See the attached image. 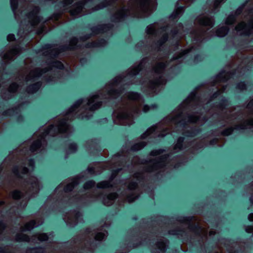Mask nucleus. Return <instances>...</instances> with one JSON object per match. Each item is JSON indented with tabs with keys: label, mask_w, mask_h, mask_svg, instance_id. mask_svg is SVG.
Returning a JSON list of instances; mask_svg holds the SVG:
<instances>
[{
	"label": "nucleus",
	"mask_w": 253,
	"mask_h": 253,
	"mask_svg": "<svg viewBox=\"0 0 253 253\" xmlns=\"http://www.w3.org/2000/svg\"><path fill=\"white\" fill-rule=\"evenodd\" d=\"M131 78V67L128 70L127 74L124 76L121 75L116 77L112 83L106 85L105 88L99 94H95L88 99H80L77 101L68 110L64 117H60L56 119L55 125L50 126L46 130L40 129L34 135V138H37L34 141L30 147V151L36 152L43 148L46 145L44 137L49 134L55 136L59 132H72V128L66 122L67 120H71L76 117L82 119H89L93 112L100 107L103 98L109 97L116 98L121 93V91L118 90V84L121 82H125Z\"/></svg>",
	"instance_id": "obj_1"
},
{
	"label": "nucleus",
	"mask_w": 253,
	"mask_h": 253,
	"mask_svg": "<svg viewBox=\"0 0 253 253\" xmlns=\"http://www.w3.org/2000/svg\"><path fill=\"white\" fill-rule=\"evenodd\" d=\"M156 0H129L127 9L122 8L117 10L113 15L112 20L118 22L128 15H135V13L142 14L147 16L151 13V4Z\"/></svg>",
	"instance_id": "obj_2"
},
{
	"label": "nucleus",
	"mask_w": 253,
	"mask_h": 253,
	"mask_svg": "<svg viewBox=\"0 0 253 253\" xmlns=\"http://www.w3.org/2000/svg\"><path fill=\"white\" fill-rule=\"evenodd\" d=\"M195 24L201 28L200 32H195L193 33L195 38L199 40V37L201 33L205 32L213 27L214 20L212 17L205 15H201L196 19Z\"/></svg>",
	"instance_id": "obj_3"
},
{
	"label": "nucleus",
	"mask_w": 253,
	"mask_h": 253,
	"mask_svg": "<svg viewBox=\"0 0 253 253\" xmlns=\"http://www.w3.org/2000/svg\"><path fill=\"white\" fill-rule=\"evenodd\" d=\"M181 111L180 109L175 110L169 115L165 121L168 122L169 125L172 127L173 125L176 127H184L185 125V121L182 119Z\"/></svg>",
	"instance_id": "obj_4"
},
{
	"label": "nucleus",
	"mask_w": 253,
	"mask_h": 253,
	"mask_svg": "<svg viewBox=\"0 0 253 253\" xmlns=\"http://www.w3.org/2000/svg\"><path fill=\"white\" fill-rule=\"evenodd\" d=\"M162 152V150H154L151 152V155L152 156L157 157H156V162L153 163V166L148 170L149 171L157 170L165 166L166 157L164 155L160 156Z\"/></svg>",
	"instance_id": "obj_5"
},
{
	"label": "nucleus",
	"mask_w": 253,
	"mask_h": 253,
	"mask_svg": "<svg viewBox=\"0 0 253 253\" xmlns=\"http://www.w3.org/2000/svg\"><path fill=\"white\" fill-rule=\"evenodd\" d=\"M126 95L128 99L136 100L137 101L135 104V107L132 109V112H133V113H137L140 111L139 107L143 102V101L141 98L140 95L135 92H128L127 93Z\"/></svg>",
	"instance_id": "obj_6"
},
{
	"label": "nucleus",
	"mask_w": 253,
	"mask_h": 253,
	"mask_svg": "<svg viewBox=\"0 0 253 253\" xmlns=\"http://www.w3.org/2000/svg\"><path fill=\"white\" fill-rule=\"evenodd\" d=\"M236 30L241 32V34L250 35L253 33V21L248 25L244 22L240 23L236 26Z\"/></svg>",
	"instance_id": "obj_7"
},
{
	"label": "nucleus",
	"mask_w": 253,
	"mask_h": 253,
	"mask_svg": "<svg viewBox=\"0 0 253 253\" xmlns=\"http://www.w3.org/2000/svg\"><path fill=\"white\" fill-rule=\"evenodd\" d=\"M39 8L37 6L32 8V10L27 15L28 21L32 25H36L40 21V18L38 16Z\"/></svg>",
	"instance_id": "obj_8"
},
{
	"label": "nucleus",
	"mask_w": 253,
	"mask_h": 253,
	"mask_svg": "<svg viewBox=\"0 0 253 253\" xmlns=\"http://www.w3.org/2000/svg\"><path fill=\"white\" fill-rule=\"evenodd\" d=\"M26 186L28 188L29 192L33 191L37 192L40 188V184L36 177L31 176L26 181Z\"/></svg>",
	"instance_id": "obj_9"
},
{
	"label": "nucleus",
	"mask_w": 253,
	"mask_h": 253,
	"mask_svg": "<svg viewBox=\"0 0 253 253\" xmlns=\"http://www.w3.org/2000/svg\"><path fill=\"white\" fill-rule=\"evenodd\" d=\"M81 215L79 212L72 213V214L66 215L64 217L65 221L71 226L75 225L77 223V219Z\"/></svg>",
	"instance_id": "obj_10"
},
{
	"label": "nucleus",
	"mask_w": 253,
	"mask_h": 253,
	"mask_svg": "<svg viewBox=\"0 0 253 253\" xmlns=\"http://www.w3.org/2000/svg\"><path fill=\"white\" fill-rule=\"evenodd\" d=\"M183 1H184L185 3L187 4H189L190 3H191L193 0H179L177 2V8L175 9V10L173 12V13L171 15V17L173 19L177 18V17H179L181 14L183 13L184 10V7L182 6H179L178 7V5H179V3H181Z\"/></svg>",
	"instance_id": "obj_11"
},
{
	"label": "nucleus",
	"mask_w": 253,
	"mask_h": 253,
	"mask_svg": "<svg viewBox=\"0 0 253 253\" xmlns=\"http://www.w3.org/2000/svg\"><path fill=\"white\" fill-rule=\"evenodd\" d=\"M46 69H40V68H36L33 70H32L29 74L26 77V81H29L31 80L34 79L36 77L41 76L43 73H45L47 71Z\"/></svg>",
	"instance_id": "obj_12"
},
{
	"label": "nucleus",
	"mask_w": 253,
	"mask_h": 253,
	"mask_svg": "<svg viewBox=\"0 0 253 253\" xmlns=\"http://www.w3.org/2000/svg\"><path fill=\"white\" fill-rule=\"evenodd\" d=\"M132 112H128L127 111L123 112L119 115L120 119L124 121V123L126 125H130L132 124Z\"/></svg>",
	"instance_id": "obj_13"
},
{
	"label": "nucleus",
	"mask_w": 253,
	"mask_h": 253,
	"mask_svg": "<svg viewBox=\"0 0 253 253\" xmlns=\"http://www.w3.org/2000/svg\"><path fill=\"white\" fill-rule=\"evenodd\" d=\"M19 53L18 49L16 47L12 48L3 56V60L5 62L12 60L14 59L15 56Z\"/></svg>",
	"instance_id": "obj_14"
},
{
	"label": "nucleus",
	"mask_w": 253,
	"mask_h": 253,
	"mask_svg": "<svg viewBox=\"0 0 253 253\" xmlns=\"http://www.w3.org/2000/svg\"><path fill=\"white\" fill-rule=\"evenodd\" d=\"M253 126V119H248L244 122H241L234 128L236 129H243Z\"/></svg>",
	"instance_id": "obj_15"
},
{
	"label": "nucleus",
	"mask_w": 253,
	"mask_h": 253,
	"mask_svg": "<svg viewBox=\"0 0 253 253\" xmlns=\"http://www.w3.org/2000/svg\"><path fill=\"white\" fill-rule=\"evenodd\" d=\"M117 197V195L116 193H111L103 197V203L106 206H109L113 204Z\"/></svg>",
	"instance_id": "obj_16"
},
{
	"label": "nucleus",
	"mask_w": 253,
	"mask_h": 253,
	"mask_svg": "<svg viewBox=\"0 0 253 253\" xmlns=\"http://www.w3.org/2000/svg\"><path fill=\"white\" fill-rule=\"evenodd\" d=\"M42 223V221L39 220L37 223L35 220H32L29 222L27 223L24 227H21V230L23 231H27V230H31L34 227L38 226Z\"/></svg>",
	"instance_id": "obj_17"
},
{
	"label": "nucleus",
	"mask_w": 253,
	"mask_h": 253,
	"mask_svg": "<svg viewBox=\"0 0 253 253\" xmlns=\"http://www.w3.org/2000/svg\"><path fill=\"white\" fill-rule=\"evenodd\" d=\"M18 87V85H17L16 84H12L9 86L8 90H7L8 95H7L6 93H4L2 95V97L4 99H8L10 98L12 96L11 93L15 92L17 90Z\"/></svg>",
	"instance_id": "obj_18"
},
{
	"label": "nucleus",
	"mask_w": 253,
	"mask_h": 253,
	"mask_svg": "<svg viewBox=\"0 0 253 253\" xmlns=\"http://www.w3.org/2000/svg\"><path fill=\"white\" fill-rule=\"evenodd\" d=\"M165 61V60L164 59L159 61L154 67V70L156 73L159 74L163 71L166 66Z\"/></svg>",
	"instance_id": "obj_19"
},
{
	"label": "nucleus",
	"mask_w": 253,
	"mask_h": 253,
	"mask_svg": "<svg viewBox=\"0 0 253 253\" xmlns=\"http://www.w3.org/2000/svg\"><path fill=\"white\" fill-rule=\"evenodd\" d=\"M10 196L13 199L17 200L25 197L26 195L21 191L14 190L11 192Z\"/></svg>",
	"instance_id": "obj_20"
},
{
	"label": "nucleus",
	"mask_w": 253,
	"mask_h": 253,
	"mask_svg": "<svg viewBox=\"0 0 253 253\" xmlns=\"http://www.w3.org/2000/svg\"><path fill=\"white\" fill-rule=\"evenodd\" d=\"M229 78V74L228 72H225V71L221 72L216 77V82H225L227 81Z\"/></svg>",
	"instance_id": "obj_21"
},
{
	"label": "nucleus",
	"mask_w": 253,
	"mask_h": 253,
	"mask_svg": "<svg viewBox=\"0 0 253 253\" xmlns=\"http://www.w3.org/2000/svg\"><path fill=\"white\" fill-rule=\"evenodd\" d=\"M228 30L229 28L227 26L221 27L216 30V35L218 37H223L227 34Z\"/></svg>",
	"instance_id": "obj_22"
},
{
	"label": "nucleus",
	"mask_w": 253,
	"mask_h": 253,
	"mask_svg": "<svg viewBox=\"0 0 253 253\" xmlns=\"http://www.w3.org/2000/svg\"><path fill=\"white\" fill-rule=\"evenodd\" d=\"M28 169L26 167H15L13 169V173L17 176L20 177V173L25 174L27 173Z\"/></svg>",
	"instance_id": "obj_23"
},
{
	"label": "nucleus",
	"mask_w": 253,
	"mask_h": 253,
	"mask_svg": "<svg viewBox=\"0 0 253 253\" xmlns=\"http://www.w3.org/2000/svg\"><path fill=\"white\" fill-rule=\"evenodd\" d=\"M165 83V81L161 77H159V79H157L154 81L150 82L149 87L152 89H154L156 86Z\"/></svg>",
	"instance_id": "obj_24"
},
{
	"label": "nucleus",
	"mask_w": 253,
	"mask_h": 253,
	"mask_svg": "<svg viewBox=\"0 0 253 253\" xmlns=\"http://www.w3.org/2000/svg\"><path fill=\"white\" fill-rule=\"evenodd\" d=\"M41 85V84L40 83H37L34 84L27 87V91L30 93H34L39 89Z\"/></svg>",
	"instance_id": "obj_25"
},
{
	"label": "nucleus",
	"mask_w": 253,
	"mask_h": 253,
	"mask_svg": "<svg viewBox=\"0 0 253 253\" xmlns=\"http://www.w3.org/2000/svg\"><path fill=\"white\" fill-rule=\"evenodd\" d=\"M166 242L163 239L161 240L156 244V247L159 250L157 251V253H162L165 251L166 249Z\"/></svg>",
	"instance_id": "obj_26"
},
{
	"label": "nucleus",
	"mask_w": 253,
	"mask_h": 253,
	"mask_svg": "<svg viewBox=\"0 0 253 253\" xmlns=\"http://www.w3.org/2000/svg\"><path fill=\"white\" fill-rule=\"evenodd\" d=\"M185 51L184 50L182 52L179 53L173 57L172 59L170 61V63L171 64V65H173L174 64H177L180 62H181V60L180 59L182 56L185 54Z\"/></svg>",
	"instance_id": "obj_27"
},
{
	"label": "nucleus",
	"mask_w": 253,
	"mask_h": 253,
	"mask_svg": "<svg viewBox=\"0 0 253 253\" xmlns=\"http://www.w3.org/2000/svg\"><path fill=\"white\" fill-rule=\"evenodd\" d=\"M63 67V64L58 61H53L51 63V65L49 66V68L51 70H53L54 68L62 69Z\"/></svg>",
	"instance_id": "obj_28"
},
{
	"label": "nucleus",
	"mask_w": 253,
	"mask_h": 253,
	"mask_svg": "<svg viewBox=\"0 0 253 253\" xmlns=\"http://www.w3.org/2000/svg\"><path fill=\"white\" fill-rule=\"evenodd\" d=\"M63 49V47L61 46H59L58 47H54L51 48V47H50V55H53L56 56L58 53H59L61 52V50Z\"/></svg>",
	"instance_id": "obj_29"
},
{
	"label": "nucleus",
	"mask_w": 253,
	"mask_h": 253,
	"mask_svg": "<svg viewBox=\"0 0 253 253\" xmlns=\"http://www.w3.org/2000/svg\"><path fill=\"white\" fill-rule=\"evenodd\" d=\"M183 138L180 137L178 138L177 143L175 144L174 147V152H176L182 148V143L183 142Z\"/></svg>",
	"instance_id": "obj_30"
},
{
	"label": "nucleus",
	"mask_w": 253,
	"mask_h": 253,
	"mask_svg": "<svg viewBox=\"0 0 253 253\" xmlns=\"http://www.w3.org/2000/svg\"><path fill=\"white\" fill-rule=\"evenodd\" d=\"M157 27V24H152L147 27L146 32L148 34L153 35L155 33Z\"/></svg>",
	"instance_id": "obj_31"
},
{
	"label": "nucleus",
	"mask_w": 253,
	"mask_h": 253,
	"mask_svg": "<svg viewBox=\"0 0 253 253\" xmlns=\"http://www.w3.org/2000/svg\"><path fill=\"white\" fill-rule=\"evenodd\" d=\"M146 145L144 142H141L135 144L132 147V149L134 151H137L141 149Z\"/></svg>",
	"instance_id": "obj_32"
},
{
	"label": "nucleus",
	"mask_w": 253,
	"mask_h": 253,
	"mask_svg": "<svg viewBox=\"0 0 253 253\" xmlns=\"http://www.w3.org/2000/svg\"><path fill=\"white\" fill-rule=\"evenodd\" d=\"M107 235L104 232H97L94 236V238L96 240L101 241L103 240L106 237Z\"/></svg>",
	"instance_id": "obj_33"
},
{
	"label": "nucleus",
	"mask_w": 253,
	"mask_h": 253,
	"mask_svg": "<svg viewBox=\"0 0 253 253\" xmlns=\"http://www.w3.org/2000/svg\"><path fill=\"white\" fill-rule=\"evenodd\" d=\"M79 42L78 40L76 38H72L70 42L69 46L67 47L70 49H74L75 47V45Z\"/></svg>",
	"instance_id": "obj_34"
},
{
	"label": "nucleus",
	"mask_w": 253,
	"mask_h": 253,
	"mask_svg": "<svg viewBox=\"0 0 253 253\" xmlns=\"http://www.w3.org/2000/svg\"><path fill=\"white\" fill-rule=\"evenodd\" d=\"M77 184H78V183H77V180H74L73 182L68 184L66 185V186L65 188V190L66 191H71L73 189L74 186L75 185H77Z\"/></svg>",
	"instance_id": "obj_35"
},
{
	"label": "nucleus",
	"mask_w": 253,
	"mask_h": 253,
	"mask_svg": "<svg viewBox=\"0 0 253 253\" xmlns=\"http://www.w3.org/2000/svg\"><path fill=\"white\" fill-rule=\"evenodd\" d=\"M17 2H18L17 0H10L11 6L12 10L14 13L16 18H17V14L15 11V10L17 8Z\"/></svg>",
	"instance_id": "obj_36"
},
{
	"label": "nucleus",
	"mask_w": 253,
	"mask_h": 253,
	"mask_svg": "<svg viewBox=\"0 0 253 253\" xmlns=\"http://www.w3.org/2000/svg\"><path fill=\"white\" fill-rule=\"evenodd\" d=\"M200 115L199 114L192 115L188 117V122H197L199 119Z\"/></svg>",
	"instance_id": "obj_37"
},
{
	"label": "nucleus",
	"mask_w": 253,
	"mask_h": 253,
	"mask_svg": "<svg viewBox=\"0 0 253 253\" xmlns=\"http://www.w3.org/2000/svg\"><path fill=\"white\" fill-rule=\"evenodd\" d=\"M111 28V26L110 25H103L99 26L97 28L99 30V32H107Z\"/></svg>",
	"instance_id": "obj_38"
},
{
	"label": "nucleus",
	"mask_w": 253,
	"mask_h": 253,
	"mask_svg": "<svg viewBox=\"0 0 253 253\" xmlns=\"http://www.w3.org/2000/svg\"><path fill=\"white\" fill-rule=\"evenodd\" d=\"M17 240L21 241H29V238L26 235L21 234L17 235Z\"/></svg>",
	"instance_id": "obj_39"
},
{
	"label": "nucleus",
	"mask_w": 253,
	"mask_h": 253,
	"mask_svg": "<svg viewBox=\"0 0 253 253\" xmlns=\"http://www.w3.org/2000/svg\"><path fill=\"white\" fill-rule=\"evenodd\" d=\"M155 130V126H153V127L149 128V129H147V130L144 134H142V137L143 138H145L146 137H147V136L150 135L151 133H152Z\"/></svg>",
	"instance_id": "obj_40"
},
{
	"label": "nucleus",
	"mask_w": 253,
	"mask_h": 253,
	"mask_svg": "<svg viewBox=\"0 0 253 253\" xmlns=\"http://www.w3.org/2000/svg\"><path fill=\"white\" fill-rule=\"evenodd\" d=\"M110 183L108 181H102L97 184V187L99 188H104L109 187Z\"/></svg>",
	"instance_id": "obj_41"
},
{
	"label": "nucleus",
	"mask_w": 253,
	"mask_h": 253,
	"mask_svg": "<svg viewBox=\"0 0 253 253\" xmlns=\"http://www.w3.org/2000/svg\"><path fill=\"white\" fill-rule=\"evenodd\" d=\"M95 185V182L93 181H89L86 182L84 185V188L85 189H88L94 186Z\"/></svg>",
	"instance_id": "obj_42"
},
{
	"label": "nucleus",
	"mask_w": 253,
	"mask_h": 253,
	"mask_svg": "<svg viewBox=\"0 0 253 253\" xmlns=\"http://www.w3.org/2000/svg\"><path fill=\"white\" fill-rule=\"evenodd\" d=\"M223 0H215L213 6V8L211 10L212 12L215 11L216 9L219 7L220 3L222 2Z\"/></svg>",
	"instance_id": "obj_43"
},
{
	"label": "nucleus",
	"mask_w": 253,
	"mask_h": 253,
	"mask_svg": "<svg viewBox=\"0 0 253 253\" xmlns=\"http://www.w3.org/2000/svg\"><path fill=\"white\" fill-rule=\"evenodd\" d=\"M37 238L41 241H46L48 239L47 235L44 233L38 235Z\"/></svg>",
	"instance_id": "obj_44"
},
{
	"label": "nucleus",
	"mask_w": 253,
	"mask_h": 253,
	"mask_svg": "<svg viewBox=\"0 0 253 253\" xmlns=\"http://www.w3.org/2000/svg\"><path fill=\"white\" fill-rule=\"evenodd\" d=\"M106 44V41L104 40H101L99 42H93L92 46L98 47L103 46Z\"/></svg>",
	"instance_id": "obj_45"
},
{
	"label": "nucleus",
	"mask_w": 253,
	"mask_h": 253,
	"mask_svg": "<svg viewBox=\"0 0 253 253\" xmlns=\"http://www.w3.org/2000/svg\"><path fill=\"white\" fill-rule=\"evenodd\" d=\"M77 149V145L75 143H72L69 146V151L70 152H75Z\"/></svg>",
	"instance_id": "obj_46"
},
{
	"label": "nucleus",
	"mask_w": 253,
	"mask_h": 253,
	"mask_svg": "<svg viewBox=\"0 0 253 253\" xmlns=\"http://www.w3.org/2000/svg\"><path fill=\"white\" fill-rule=\"evenodd\" d=\"M235 21V18L233 16H229L227 17L226 21L227 25H230L232 24Z\"/></svg>",
	"instance_id": "obj_47"
},
{
	"label": "nucleus",
	"mask_w": 253,
	"mask_h": 253,
	"mask_svg": "<svg viewBox=\"0 0 253 253\" xmlns=\"http://www.w3.org/2000/svg\"><path fill=\"white\" fill-rule=\"evenodd\" d=\"M157 108V106L156 105H152L151 106H148L147 105H144L143 107V111L144 112H147L149 110L154 109L155 108Z\"/></svg>",
	"instance_id": "obj_48"
},
{
	"label": "nucleus",
	"mask_w": 253,
	"mask_h": 253,
	"mask_svg": "<svg viewBox=\"0 0 253 253\" xmlns=\"http://www.w3.org/2000/svg\"><path fill=\"white\" fill-rule=\"evenodd\" d=\"M137 183L134 181H131L128 185V188L130 190L134 189L137 187Z\"/></svg>",
	"instance_id": "obj_49"
},
{
	"label": "nucleus",
	"mask_w": 253,
	"mask_h": 253,
	"mask_svg": "<svg viewBox=\"0 0 253 253\" xmlns=\"http://www.w3.org/2000/svg\"><path fill=\"white\" fill-rule=\"evenodd\" d=\"M232 131H233V128H232V127L228 128H227L225 130H224L222 132V134L224 135H230V134H231V133L232 132Z\"/></svg>",
	"instance_id": "obj_50"
},
{
	"label": "nucleus",
	"mask_w": 253,
	"mask_h": 253,
	"mask_svg": "<svg viewBox=\"0 0 253 253\" xmlns=\"http://www.w3.org/2000/svg\"><path fill=\"white\" fill-rule=\"evenodd\" d=\"M247 108L248 110L253 112V99L248 103Z\"/></svg>",
	"instance_id": "obj_51"
},
{
	"label": "nucleus",
	"mask_w": 253,
	"mask_h": 253,
	"mask_svg": "<svg viewBox=\"0 0 253 253\" xmlns=\"http://www.w3.org/2000/svg\"><path fill=\"white\" fill-rule=\"evenodd\" d=\"M167 39H168L167 35H164L163 36L162 39L158 42L159 44L160 45H162L163 43H164L167 40Z\"/></svg>",
	"instance_id": "obj_52"
},
{
	"label": "nucleus",
	"mask_w": 253,
	"mask_h": 253,
	"mask_svg": "<svg viewBox=\"0 0 253 253\" xmlns=\"http://www.w3.org/2000/svg\"><path fill=\"white\" fill-rule=\"evenodd\" d=\"M237 87L238 89H240L241 90H243L246 89V85L244 83H240L238 84Z\"/></svg>",
	"instance_id": "obj_53"
},
{
	"label": "nucleus",
	"mask_w": 253,
	"mask_h": 253,
	"mask_svg": "<svg viewBox=\"0 0 253 253\" xmlns=\"http://www.w3.org/2000/svg\"><path fill=\"white\" fill-rule=\"evenodd\" d=\"M137 198V196L134 197L133 196H129L127 197V200L129 203H131L133 202Z\"/></svg>",
	"instance_id": "obj_54"
},
{
	"label": "nucleus",
	"mask_w": 253,
	"mask_h": 253,
	"mask_svg": "<svg viewBox=\"0 0 253 253\" xmlns=\"http://www.w3.org/2000/svg\"><path fill=\"white\" fill-rule=\"evenodd\" d=\"M246 231L248 233H252L253 231V226H247L245 228Z\"/></svg>",
	"instance_id": "obj_55"
},
{
	"label": "nucleus",
	"mask_w": 253,
	"mask_h": 253,
	"mask_svg": "<svg viewBox=\"0 0 253 253\" xmlns=\"http://www.w3.org/2000/svg\"><path fill=\"white\" fill-rule=\"evenodd\" d=\"M14 35L13 34H9L7 37V40L8 41H12L14 40Z\"/></svg>",
	"instance_id": "obj_56"
},
{
	"label": "nucleus",
	"mask_w": 253,
	"mask_h": 253,
	"mask_svg": "<svg viewBox=\"0 0 253 253\" xmlns=\"http://www.w3.org/2000/svg\"><path fill=\"white\" fill-rule=\"evenodd\" d=\"M73 0H65L63 2V7H65L67 5L71 3Z\"/></svg>",
	"instance_id": "obj_57"
},
{
	"label": "nucleus",
	"mask_w": 253,
	"mask_h": 253,
	"mask_svg": "<svg viewBox=\"0 0 253 253\" xmlns=\"http://www.w3.org/2000/svg\"><path fill=\"white\" fill-rule=\"evenodd\" d=\"M4 227V224L3 222H0V233L2 231Z\"/></svg>",
	"instance_id": "obj_58"
},
{
	"label": "nucleus",
	"mask_w": 253,
	"mask_h": 253,
	"mask_svg": "<svg viewBox=\"0 0 253 253\" xmlns=\"http://www.w3.org/2000/svg\"><path fill=\"white\" fill-rule=\"evenodd\" d=\"M248 219L250 221H253V213H251L248 216Z\"/></svg>",
	"instance_id": "obj_59"
},
{
	"label": "nucleus",
	"mask_w": 253,
	"mask_h": 253,
	"mask_svg": "<svg viewBox=\"0 0 253 253\" xmlns=\"http://www.w3.org/2000/svg\"><path fill=\"white\" fill-rule=\"evenodd\" d=\"M42 251V249H36L32 250L33 253H38Z\"/></svg>",
	"instance_id": "obj_60"
},
{
	"label": "nucleus",
	"mask_w": 253,
	"mask_h": 253,
	"mask_svg": "<svg viewBox=\"0 0 253 253\" xmlns=\"http://www.w3.org/2000/svg\"><path fill=\"white\" fill-rule=\"evenodd\" d=\"M134 177L137 178L141 177V174L140 173H135Z\"/></svg>",
	"instance_id": "obj_61"
},
{
	"label": "nucleus",
	"mask_w": 253,
	"mask_h": 253,
	"mask_svg": "<svg viewBox=\"0 0 253 253\" xmlns=\"http://www.w3.org/2000/svg\"><path fill=\"white\" fill-rule=\"evenodd\" d=\"M224 90V89H223L222 90H218L217 92H216L213 96H215V97L217 96V94L220 93L221 92H222Z\"/></svg>",
	"instance_id": "obj_62"
},
{
	"label": "nucleus",
	"mask_w": 253,
	"mask_h": 253,
	"mask_svg": "<svg viewBox=\"0 0 253 253\" xmlns=\"http://www.w3.org/2000/svg\"><path fill=\"white\" fill-rule=\"evenodd\" d=\"M29 166L33 167L34 164V162L33 160H30L29 162Z\"/></svg>",
	"instance_id": "obj_63"
},
{
	"label": "nucleus",
	"mask_w": 253,
	"mask_h": 253,
	"mask_svg": "<svg viewBox=\"0 0 253 253\" xmlns=\"http://www.w3.org/2000/svg\"><path fill=\"white\" fill-rule=\"evenodd\" d=\"M209 234L210 236L211 235H214L215 234V232L214 231H210V232H209Z\"/></svg>",
	"instance_id": "obj_64"
}]
</instances>
